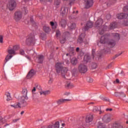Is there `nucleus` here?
<instances>
[{
  "label": "nucleus",
  "instance_id": "1",
  "mask_svg": "<svg viewBox=\"0 0 128 128\" xmlns=\"http://www.w3.org/2000/svg\"><path fill=\"white\" fill-rule=\"evenodd\" d=\"M55 68L56 73L58 74H60L63 78H66V74L68 69L62 66V63L60 62H57L56 64Z\"/></svg>",
  "mask_w": 128,
  "mask_h": 128
},
{
  "label": "nucleus",
  "instance_id": "2",
  "mask_svg": "<svg viewBox=\"0 0 128 128\" xmlns=\"http://www.w3.org/2000/svg\"><path fill=\"white\" fill-rule=\"evenodd\" d=\"M22 94H24V96H22L20 97L18 99V102H21V104H23V106H26L28 104L26 102V100H28V98L26 96V94H28V92L26 90L24 89L22 91Z\"/></svg>",
  "mask_w": 128,
  "mask_h": 128
},
{
  "label": "nucleus",
  "instance_id": "3",
  "mask_svg": "<svg viewBox=\"0 0 128 128\" xmlns=\"http://www.w3.org/2000/svg\"><path fill=\"white\" fill-rule=\"evenodd\" d=\"M117 18H118L119 20H122V18H128L127 20H124V26H128V14H118L116 16Z\"/></svg>",
  "mask_w": 128,
  "mask_h": 128
},
{
  "label": "nucleus",
  "instance_id": "4",
  "mask_svg": "<svg viewBox=\"0 0 128 128\" xmlns=\"http://www.w3.org/2000/svg\"><path fill=\"white\" fill-rule=\"evenodd\" d=\"M7 8L9 10H14L16 8V2L14 0H10L7 4Z\"/></svg>",
  "mask_w": 128,
  "mask_h": 128
},
{
  "label": "nucleus",
  "instance_id": "5",
  "mask_svg": "<svg viewBox=\"0 0 128 128\" xmlns=\"http://www.w3.org/2000/svg\"><path fill=\"white\" fill-rule=\"evenodd\" d=\"M78 70L81 74H84L88 72V66L84 64H81L78 66Z\"/></svg>",
  "mask_w": 128,
  "mask_h": 128
},
{
  "label": "nucleus",
  "instance_id": "6",
  "mask_svg": "<svg viewBox=\"0 0 128 128\" xmlns=\"http://www.w3.org/2000/svg\"><path fill=\"white\" fill-rule=\"evenodd\" d=\"M34 36L32 34L28 36L26 40V44H34Z\"/></svg>",
  "mask_w": 128,
  "mask_h": 128
},
{
  "label": "nucleus",
  "instance_id": "7",
  "mask_svg": "<svg viewBox=\"0 0 128 128\" xmlns=\"http://www.w3.org/2000/svg\"><path fill=\"white\" fill-rule=\"evenodd\" d=\"M92 4H94V0H86L85 1L86 8H90L91 6H92Z\"/></svg>",
  "mask_w": 128,
  "mask_h": 128
},
{
  "label": "nucleus",
  "instance_id": "8",
  "mask_svg": "<svg viewBox=\"0 0 128 128\" xmlns=\"http://www.w3.org/2000/svg\"><path fill=\"white\" fill-rule=\"evenodd\" d=\"M22 12H17L15 13V20L16 22H18L22 19Z\"/></svg>",
  "mask_w": 128,
  "mask_h": 128
},
{
  "label": "nucleus",
  "instance_id": "9",
  "mask_svg": "<svg viewBox=\"0 0 128 128\" xmlns=\"http://www.w3.org/2000/svg\"><path fill=\"white\" fill-rule=\"evenodd\" d=\"M102 24H104V20L100 18L98 19L95 23L96 28H100V26H102Z\"/></svg>",
  "mask_w": 128,
  "mask_h": 128
},
{
  "label": "nucleus",
  "instance_id": "10",
  "mask_svg": "<svg viewBox=\"0 0 128 128\" xmlns=\"http://www.w3.org/2000/svg\"><path fill=\"white\" fill-rule=\"evenodd\" d=\"M36 74V71L34 70H31L26 76L27 78H32Z\"/></svg>",
  "mask_w": 128,
  "mask_h": 128
},
{
  "label": "nucleus",
  "instance_id": "11",
  "mask_svg": "<svg viewBox=\"0 0 128 128\" xmlns=\"http://www.w3.org/2000/svg\"><path fill=\"white\" fill-rule=\"evenodd\" d=\"M47 128H60V122L57 121L54 124H50Z\"/></svg>",
  "mask_w": 128,
  "mask_h": 128
},
{
  "label": "nucleus",
  "instance_id": "12",
  "mask_svg": "<svg viewBox=\"0 0 128 128\" xmlns=\"http://www.w3.org/2000/svg\"><path fill=\"white\" fill-rule=\"evenodd\" d=\"M92 24H93L92 22H88L86 24V26L84 28V30L86 31V30H88V28H92Z\"/></svg>",
  "mask_w": 128,
  "mask_h": 128
},
{
  "label": "nucleus",
  "instance_id": "13",
  "mask_svg": "<svg viewBox=\"0 0 128 128\" xmlns=\"http://www.w3.org/2000/svg\"><path fill=\"white\" fill-rule=\"evenodd\" d=\"M76 26V25L73 22H70L68 24V27L70 30H74Z\"/></svg>",
  "mask_w": 128,
  "mask_h": 128
},
{
  "label": "nucleus",
  "instance_id": "14",
  "mask_svg": "<svg viewBox=\"0 0 128 128\" xmlns=\"http://www.w3.org/2000/svg\"><path fill=\"white\" fill-rule=\"evenodd\" d=\"M36 58L38 59V62L39 64H42V62H44V56L40 55L38 56Z\"/></svg>",
  "mask_w": 128,
  "mask_h": 128
},
{
  "label": "nucleus",
  "instance_id": "15",
  "mask_svg": "<svg viewBox=\"0 0 128 128\" xmlns=\"http://www.w3.org/2000/svg\"><path fill=\"white\" fill-rule=\"evenodd\" d=\"M104 122H110V118L108 115H105L102 118Z\"/></svg>",
  "mask_w": 128,
  "mask_h": 128
},
{
  "label": "nucleus",
  "instance_id": "16",
  "mask_svg": "<svg viewBox=\"0 0 128 128\" xmlns=\"http://www.w3.org/2000/svg\"><path fill=\"white\" fill-rule=\"evenodd\" d=\"M92 118H94V116H92V115L90 114L86 118V122H92Z\"/></svg>",
  "mask_w": 128,
  "mask_h": 128
},
{
  "label": "nucleus",
  "instance_id": "17",
  "mask_svg": "<svg viewBox=\"0 0 128 128\" xmlns=\"http://www.w3.org/2000/svg\"><path fill=\"white\" fill-rule=\"evenodd\" d=\"M66 100L70 102V99H60L57 101V104H64V102H66Z\"/></svg>",
  "mask_w": 128,
  "mask_h": 128
},
{
  "label": "nucleus",
  "instance_id": "18",
  "mask_svg": "<svg viewBox=\"0 0 128 128\" xmlns=\"http://www.w3.org/2000/svg\"><path fill=\"white\" fill-rule=\"evenodd\" d=\"M112 36L115 40H120V34L118 33H114L112 34Z\"/></svg>",
  "mask_w": 128,
  "mask_h": 128
},
{
  "label": "nucleus",
  "instance_id": "19",
  "mask_svg": "<svg viewBox=\"0 0 128 128\" xmlns=\"http://www.w3.org/2000/svg\"><path fill=\"white\" fill-rule=\"evenodd\" d=\"M68 8L66 7H62L61 8V14H66V12H68Z\"/></svg>",
  "mask_w": 128,
  "mask_h": 128
},
{
  "label": "nucleus",
  "instance_id": "20",
  "mask_svg": "<svg viewBox=\"0 0 128 128\" xmlns=\"http://www.w3.org/2000/svg\"><path fill=\"white\" fill-rule=\"evenodd\" d=\"M24 104H22L20 102L18 104H16L15 105H11V106H12L14 108H20V105L22 106H24Z\"/></svg>",
  "mask_w": 128,
  "mask_h": 128
},
{
  "label": "nucleus",
  "instance_id": "21",
  "mask_svg": "<svg viewBox=\"0 0 128 128\" xmlns=\"http://www.w3.org/2000/svg\"><path fill=\"white\" fill-rule=\"evenodd\" d=\"M60 4V0H54V5L56 8H58Z\"/></svg>",
  "mask_w": 128,
  "mask_h": 128
},
{
  "label": "nucleus",
  "instance_id": "22",
  "mask_svg": "<svg viewBox=\"0 0 128 128\" xmlns=\"http://www.w3.org/2000/svg\"><path fill=\"white\" fill-rule=\"evenodd\" d=\"M71 63L73 66H76V64H78V59H76V58H73L71 60Z\"/></svg>",
  "mask_w": 128,
  "mask_h": 128
},
{
  "label": "nucleus",
  "instance_id": "23",
  "mask_svg": "<svg viewBox=\"0 0 128 128\" xmlns=\"http://www.w3.org/2000/svg\"><path fill=\"white\" fill-rule=\"evenodd\" d=\"M66 20H62L60 22V25L62 26V28H66Z\"/></svg>",
  "mask_w": 128,
  "mask_h": 128
},
{
  "label": "nucleus",
  "instance_id": "24",
  "mask_svg": "<svg viewBox=\"0 0 128 128\" xmlns=\"http://www.w3.org/2000/svg\"><path fill=\"white\" fill-rule=\"evenodd\" d=\"M50 94V91L47 90L46 91H42L40 92V94L42 96V94H44V96H46L48 94Z\"/></svg>",
  "mask_w": 128,
  "mask_h": 128
},
{
  "label": "nucleus",
  "instance_id": "25",
  "mask_svg": "<svg viewBox=\"0 0 128 128\" xmlns=\"http://www.w3.org/2000/svg\"><path fill=\"white\" fill-rule=\"evenodd\" d=\"M43 30L45 32H49L50 30V28L46 26H44L43 27Z\"/></svg>",
  "mask_w": 128,
  "mask_h": 128
},
{
  "label": "nucleus",
  "instance_id": "26",
  "mask_svg": "<svg viewBox=\"0 0 128 128\" xmlns=\"http://www.w3.org/2000/svg\"><path fill=\"white\" fill-rule=\"evenodd\" d=\"M106 36H102L100 40V44H106Z\"/></svg>",
  "mask_w": 128,
  "mask_h": 128
},
{
  "label": "nucleus",
  "instance_id": "27",
  "mask_svg": "<svg viewBox=\"0 0 128 128\" xmlns=\"http://www.w3.org/2000/svg\"><path fill=\"white\" fill-rule=\"evenodd\" d=\"M5 96H6L7 98H6L7 102H9V100H12V96H10V94L7 92L6 93Z\"/></svg>",
  "mask_w": 128,
  "mask_h": 128
},
{
  "label": "nucleus",
  "instance_id": "28",
  "mask_svg": "<svg viewBox=\"0 0 128 128\" xmlns=\"http://www.w3.org/2000/svg\"><path fill=\"white\" fill-rule=\"evenodd\" d=\"M100 108L96 106L93 107L92 112H100Z\"/></svg>",
  "mask_w": 128,
  "mask_h": 128
},
{
  "label": "nucleus",
  "instance_id": "29",
  "mask_svg": "<svg viewBox=\"0 0 128 128\" xmlns=\"http://www.w3.org/2000/svg\"><path fill=\"white\" fill-rule=\"evenodd\" d=\"M110 30H114V28H116V22H113L110 25Z\"/></svg>",
  "mask_w": 128,
  "mask_h": 128
},
{
  "label": "nucleus",
  "instance_id": "30",
  "mask_svg": "<svg viewBox=\"0 0 128 128\" xmlns=\"http://www.w3.org/2000/svg\"><path fill=\"white\" fill-rule=\"evenodd\" d=\"M22 12L24 14H27L28 13V8L26 7H24L22 8Z\"/></svg>",
  "mask_w": 128,
  "mask_h": 128
},
{
  "label": "nucleus",
  "instance_id": "31",
  "mask_svg": "<svg viewBox=\"0 0 128 128\" xmlns=\"http://www.w3.org/2000/svg\"><path fill=\"white\" fill-rule=\"evenodd\" d=\"M8 53L9 54H16V51H14V49H8Z\"/></svg>",
  "mask_w": 128,
  "mask_h": 128
},
{
  "label": "nucleus",
  "instance_id": "32",
  "mask_svg": "<svg viewBox=\"0 0 128 128\" xmlns=\"http://www.w3.org/2000/svg\"><path fill=\"white\" fill-rule=\"evenodd\" d=\"M108 44H110V46H116V41L114 40H110L108 42Z\"/></svg>",
  "mask_w": 128,
  "mask_h": 128
},
{
  "label": "nucleus",
  "instance_id": "33",
  "mask_svg": "<svg viewBox=\"0 0 128 128\" xmlns=\"http://www.w3.org/2000/svg\"><path fill=\"white\" fill-rule=\"evenodd\" d=\"M78 44H82V42H84V39L80 37H79L78 40Z\"/></svg>",
  "mask_w": 128,
  "mask_h": 128
},
{
  "label": "nucleus",
  "instance_id": "34",
  "mask_svg": "<svg viewBox=\"0 0 128 128\" xmlns=\"http://www.w3.org/2000/svg\"><path fill=\"white\" fill-rule=\"evenodd\" d=\"M12 58V56H9V55H8L6 58V62H8V60H10V58Z\"/></svg>",
  "mask_w": 128,
  "mask_h": 128
},
{
  "label": "nucleus",
  "instance_id": "35",
  "mask_svg": "<svg viewBox=\"0 0 128 128\" xmlns=\"http://www.w3.org/2000/svg\"><path fill=\"white\" fill-rule=\"evenodd\" d=\"M68 88H74V85L72 84V83H69L67 84Z\"/></svg>",
  "mask_w": 128,
  "mask_h": 128
},
{
  "label": "nucleus",
  "instance_id": "36",
  "mask_svg": "<svg viewBox=\"0 0 128 128\" xmlns=\"http://www.w3.org/2000/svg\"><path fill=\"white\" fill-rule=\"evenodd\" d=\"M84 60H86V62H88L90 60V56L86 55L84 56Z\"/></svg>",
  "mask_w": 128,
  "mask_h": 128
},
{
  "label": "nucleus",
  "instance_id": "37",
  "mask_svg": "<svg viewBox=\"0 0 128 128\" xmlns=\"http://www.w3.org/2000/svg\"><path fill=\"white\" fill-rule=\"evenodd\" d=\"M86 80L88 82H94V79H92V78H90V77H88Z\"/></svg>",
  "mask_w": 128,
  "mask_h": 128
},
{
  "label": "nucleus",
  "instance_id": "38",
  "mask_svg": "<svg viewBox=\"0 0 128 128\" xmlns=\"http://www.w3.org/2000/svg\"><path fill=\"white\" fill-rule=\"evenodd\" d=\"M50 24L52 26L53 28H56V26L54 25V22H50Z\"/></svg>",
  "mask_w": 128,
  "mask_h": 128
},
{
  "label": "nucleus",
  "instance_id": "39",
  "mask_svg": "<svg viewBox=\"0 0 128 128\" xmlns=\"http://www.w3.org/2000/svg\"><path fill=\"white\" fill-rule=\"evenodd\" d=\"M18 48H20V46H14L13 47V50H18Z\"/></svg>",
  "mask_w": 128,
  "mask_h": 128
},
{
  "label": "nucleus",
  "instance_id": "40",
  "mask_svg": "<svg viewBox=\"0 0 128 128\" xmlns=\"http://www.w3.org/2000/svg\"><path fill=\"white\" fill-rule=\"evenodd\" d=\"M106 20H110V18H112V16H110V14H108L106 16Z\"/></svg>",
  "mask_w": 128,
  "mask_h": 128
},
{
  "label": "nucleus",
  "instance_id": "41",
  "mask_svg": "<svg viewBox=\"0 0 128 128\" xmlns=\"http://www.w3.org/2000/svg\"><path fill=\"white\" fill-rule=\"evenodd\" d=\"M4 42V37L0 35V42L1 44H2Z\"/></svg>",
  "mask_w": 128,
  "mask_h": 128
},
{
  "label": "nucleus",
  "instance_id": "42",
  "mask_svg": "<svg viewBox=\"0 0 128 128\" xmlns=\"http://www.w3.org/2000/svg\"><path fill=\"white\" fill-rule=\"evenodd\" d=\"M124 12H128V6H125L123 8Z\"/></svg>",
  "mask_w": 128,
  "mask_h": 128
},
{
  "label": "nucleus",
  "instance_id": "43",
  "mask_svg": "<svg viewBox=\"0 0 128 128\" xmlns=\"http://www.w3.org/2000/svg\"><path fill=\"white\" fill-rule=\"evenodd\" d=\"M56 36H60V32L59 30H57L56 31Z\"/></svg>",
  "mask_w": 128,
  "mask_h": 128
},
{
  "label": "nucleus",
  "instance_id": "44",
  "mask_svg": "<svg viewBox=\"0 0 128 128\" xmlns=\"http://www.w3.org/2000/svg\"><path fill=\"white\" fill-rule=\"evenodd\" d=\"M20 54L22 56H24V50H20Z\"/></svg>",
  "mask_w": 128,
  "mask_h": 128
},
{
  "label": "nucleus",
  "instance_id": "45",
  "mask_svg": "<svg viewBox=\"0 0 128 128\" xmlns=\"http://www.w3.org/2000/svg\"><path fill=\"white\" fill-rule=\"evenodd\" d=\"M104 30H102L100 28L99 34H104Z\"/></svg>",
  "mask_w": 128,
  "mask_h": 128
},
{
  "label": "nucleus",
  "instance_id": "46",
  "mask_svg": "<svg viewBox=\"0 0 128 128\" xmlns=\"http://www.w3.org/2000/svg\"><path fill=\"white\" fill-rule=\"evenodd\" d=\"M122 54V52H120V54H116V55H115V56L114 57V58H118V56H120V54Z\"/></svg>",
  "mask_w": 128,
  "mask_h": 128
},
{
  "label": "nucleus",
  "instance_id": "47",
  "mask_svg": "<svg viewBox=\"0 0 128 128\" xmlns=\"http://www.w3.org/2000/svg\"><path fill=\"white\" fill-rule=\"evenodd\" d=\"M92 68H96V64H92Z\"/></svg>",
  "mask_w": 128,
  "mask_h": 128
},
{
  "label": "nucleus",
  "instance_id": "48",
  "mask_svg": "<svg viewBox=\"0 0 128 128\" xmlns=\"http://www.w3.org/2000/svg\"><path fill=\"white\" fill-rule=\"evenodd\" d=\"M61 44H64L66 42V38H64L60 40Z\"/></svg>",
  "mask_w": 128,
  "mask_h": 128
},
{
  "label": "nucleus",
  "instance_id": "49",
  "mask_svg": "<svg viewBox=\"0 0 128 128\" xmlns=\"http://www.w3.org/2000/svg\"><path fill=\"white\" fill-rule=\"evenodd\" d=\"M121 96L122 98H126V94L124 92H121Z\"/></svg>",
  "mask_w": 128,
  "mask_h": 128
},
{
  "label": "nucleus",
  "instance_id": "50",
  "mask_svg": "<svg viewBox=\"0 0 128 128\" xmlns=\"http://www.w3.org/2000/svg\"><path fill=\"white\" fill-rule=\"evenodd\" d=\"M18 120H20V119H18V118L14 119V120H12V122H18Z\"/></svg>",
  "mask_w": 128,
  "mask_h": 128
},
{
  "label": "nucleus",
  "instance_id": "51",
  "mask_svg": "<svg viewBox=\"0 0 128 128\" xmlns=\"http://www.w3.org/2000/svg\"><path fill=\"white\" fill-rule=\"evenodd\" d=\"M52 79L50 78L48 81V84H52Z\"/></svg>",
  "mask_w": 128,
  "mask_h": 128
},
{
  "label": "nucleus",
  "instance_id": "52",
  "mask_svg": "<svg viewBox=\"0 0 128 128\" xmlns=\"http://www.w3.org/2000/svg\"><path fill=\"white\" fill-rule=\"evenodd\" d=\"M36 90V89L35 87L32 90V92H34Z\"/></svg>",
  "mask_w": 128,
  "mask_h": 128
},
{
  "label": "nucleus",
  "instance_id": "53",
  "mask_svg": "<svg viewBox=\"0 0 128 128\" xmlns=\"http://www.w3.org/2000/svg\"><path fill=\"white\" fill-rule=\"evenodd\" d=\"M106 112L110 110V112H112V108H106Z\"/></svg>",
  "mask_w": 128,
  "mask_h": 128
},
{
  "label": "nucleus",
  "instance_id": "54",
  "mask_svg": "<svg viewBox=\"0 0 128 128\" xmlns=\"http://www.w3.org/2000/svg\"><path fill=\"white\" fill-rule=\"evenodd\" d=\"M75 0H69L70 4H72L74 2Z\"/></svg>",
  "mask_w": 128,
  "mask_h": 128
},
{
  "label": "nucleus",
  "instance_id": "55",
  "mask_svg": "<svg viewBox=\"0 0 128 128\" xmlns=\"http://www.w3.org/2000/svg\"><path fill=\"white\" fill-rule=\"evenodd\" d=\"M30 20L31 22H34V18H30Z\"/></svg>",
  "mask_w": 128,
  "mask_h": 128
},
{
  "label": "nucleus",
  "instance_id": "56",
  "mask_svg": "<svg viewBox=\"0 0 128 128\" xmlns=\"http://www.w3.org/2000/svg\"><path fill=\"white\" fill-rule=\"evenodd\" d=\"M64 96H68V94H70V93L68 92H66L64 94Z\"/></svg>",
  "mask_w": 128,
  "mask_h": 128
},
{
  "label": "nucleus",
  "instance_id": "57",
  "mask_svg": "<svg viewBox=\"0 0 128 128\" xmlns=\"http://www.w3.org/2000/svg\"><path fill=\"white\" fill-rule=\"evenodd\" d=\"M116 82H117V84H118V82H120V80L116 79Z\"/></svg>",
  "mask_w": 128,
  "mask_h": 128
},
{
  "label": "nucleus",
  "instance_id": "58",
  "mask_svg": "<svg viewBox=\"0 0 128 128\" xmlns=\"http://www.w3.org/2000/svg\"><path fill=\"white\" fill-rule=\"evenodd\" d=\"M26 57L28 60H30V56H26Z\"/></svg>",
  "mask_w": 128,
  "mask_h": 128
},
{
  "label": "nucleus",
  "instance_id": "59",
  "mask_svg": "<svg viewBox=\"0 0 128 128\" xmlns=\"http://www.w3.org/2000/svg\"><path fill=\"white\" fill-rule=\"evenodd\" d=\"M78 50H80V48H76V51L78 52Z\"/></svg>",
  "mask_w": 128,
  "mask_h": 128
},
{
  "label": "nucleus",
  "instance_id": "60",
  "mask_svg": "<svg viewBox=\"0 0 128 128\" xmlns=\"http://www.w3.org/2000/svg\"><path fill=\"white\" fill-rule=\"evenodd\" d=\"M100 110V114H102L104 112Z\"/></svg>",
  "mask_w": 128,
  "mask_h": 128
},
{
  "label": "nucleus",
  "instance_id": "61",
  "mask_svg": "<svg viewBox=\"0 0 128 128\" xmlns=\"http://www.w3.org/2000/svg\"><path fill=\"white\" fill-rule=\"evenodd\" d=\"M24 114V111H22V112H20V114Z\"/></svg>",
  "mask_w": 128,
  "mask_h": 128
},
{
  "label": "nucleus",
  "instance_id": "62",
  "mask_svg": "<svg viewBox=\"0 0 128 128\" xmlns=\"http://www.w3.org/2000/svg\"><path fill=\"white\" fill-rule=\"evenodd\" d=\"M46 2H52V0H46Z\"/></svg>",
  "mask_w": 128,
  "mask_h": 128
},
{
  "label": "nucleus",
  "instance_id": "63",
  "mask_svg": "<svg viewBox=\"0 0 128 128\" xmlns=\"http://www.w3.org/2000/svg\"><path fill=\"white\" fill-rule=\"evenodd\" d=\"M94 52H92V56H93V58H94Z\"/></svg>",
  "mask_w": 128,
  "mask_h": 128
},
{
  "label": "nucleus",
  "instance_id": "64",
  "mask_svg": "<svg viewBox=\"0 0 128 128\" xmlns=\"http://www.w3.org/2000/svg\"><path fill=\"white\" fill-rule=\"evenodd\" d=\"M118 92H116L115 93V96H118Z\"/></svg>",
  "mask_w": 128,
  "mask_h": 128
}]
</instances>
